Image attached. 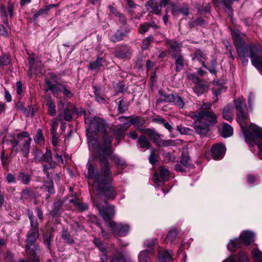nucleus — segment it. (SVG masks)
I'll return each instance as SVG.
<instances>
[{"label": "nucleus", "mask_w": 262, "mask_h": 262, "mask_svg": "<svg viewBox=\"0 0 262 262\" xmlns=\"http://www.w3.org/2000/svg\"><path fill=\"white\" fill-rule=\"evenodd\" d=\"M62 88V91L65 96L71 98L73 96V94L66 85L63 84Z\"/></svg>", "instance_id": "39"}, {"label": "nucleus", "mask_w": 262, "mask_h": 262, "mask_svg": "<svg viewBox=\"0 0 262 262\" xmlns=\"http://www.w3.org/2000/svg\"><path fill=\"white\" fill-rule=\"evenodd\" d=\"M249 257L246 252L242 251L238 255L237 262H248Z\"/></svg>", "instance_id": "35"}, {"label": "nucleus", "mask_w": 262, "mask_h": 262, "mask_svg": "<svg viewBox=\"0 0 262 262\" xmlns=\"http://www.w3.org/2000/svg\"><path fill=\"white\" fill-rule=\"evenodd\" d=\"M101 251L102 253V255L101 256V257L100 258L101 262H107V260H108V257L106 254V252L105 249H104Z\"/></svg>", "instance_id": "64"}, {"label": "nucleus", "mask_w": 262, "mask_h": 262, "mask_svg": "<svg viewBox=\"0 0 262 262\" xmlns=\"http://www.w3.org/2000/svg\"><path fill=\"white\" fill-rule=\"evenodd\" d=\"M194 120L193 126L195 132L201 136L206 135L209 131L208 124L203 122V120Z\"/></svg>", "instance_id": "11"}, {"label": "nucleus", "mask_w": 262, "mask_h": 262, "mask_svg": "<svg viewBox=\"0 0 262 262\" xmlns=\"http://www.w3.org/2000/svg\"><path fill=\"white\" fill-rule=\"evenodd\" d=\"M155 242L153 240H146L144 242V245L145 247L151 249L155 246Z\"/></svg>", "instance_id": "60"}, {"label": "nucleus", "mask_w": 262, "mask_h": 262, "mask_svg": "<svg viewBox=\"0 0 262 262\" xmlns=\"http://www.w3.org/2000/svg\"><path fill=\"white\" fill-rule=\"evenodd\" d=\"M204 54L202 53V52L200 50H198L195 51L194 53V56L193 57V60H198L200 61V62H202L203 63V65L204 67L207 68V67L205 66L204 64V60H205V57Z\"/></svg>", "instance_id": "28"}, {"label": "nucleus", "mask_w": 262, "mask_h": 262, "mask_svg": "<svg viewBox=\"0 0 262 262\" xmlns=\"http://www.w3.org/2000/svg\"><path fill=\"white\" fill-rule=\"evenodd\" d=\"M172 57L175 59V70L177 72H179L182 70L184 67V57L181 54L176 55Z\"/></svg>", "instance_id": "18"}, {"label": "nucleus", "mask_w": 262, "mask_h": 262, "mask_svg": "<svg viewBox=\"0 0 262 262\" xmlns=\"http://www.w3.org/2000/svg\"><path fill=\"white\" fill-rule=\"evenodd\" d=\"M150 152L149 161L151 164H155L157 162V155L154 148L151 149Z\"/></svg>", "instance_id": "36"}, {"label": "nucleus", "mask_w": 262, "mask_h": 262, "mask_svg": "<svg viewBox=\"0 0 262 262\" xmlns=\"http://www.w3.org/2000/svg\"><path fill=\"white\" fill-rule=\"evenodd\" d=\"M169 171L164 167H161L160 170V177L158 173H155L154 176V181L155 183L159 184L162 181H167L169 180Z\"/></svg>", "instance_id": "12"}, {"label": "nucleus", "mask_w": 262, "mask_h": 262, "mask_svg": "<svg viewBox=\"0 0 262 262\" xmlns=\"http://www.w3.org/2000/svg\"><path fill=\"white\" fill-rule=\"evenodd\" d=\"M252 255L255 262H262V253L258 249H253Z\"/></svg>", "instance_id": "27"}, {"label": "nucleus", "mask_w": 262, "mask_h": 262, "mask_svg": "<svg viewBox=\"0 0 262 262\" xmlns=\"http://www.w3.org/2000/svg\"><path fill=\"white\" fill-rule=\"evenodd\" d=\"M18 180L23 184L28 185L31 181V176L24 172H20L18 173Z\"/></svg>", "instance_id": "24"}, {"label": "nucleus", "mask_w": 262, "mask_h": 262, "mask_svg": "<svg viewBox=\"0 0 262 262\" xmlns=\"http://www.w3.org/2000/svg\"><path fill=\"white\" fill-rule=\"evenodd\" d=\"M62 117L65 120L68 121H71L72 119L70 112L68 108L64 109L63 114L60 113L58 115L59 119L60 121L62 120Z\"/></svg>", "instance_id": "30"}, {"label": "nucleus", "mask_w": 262, "mask_h": 262, "mask_svg": "<svg viewBox=\"0 0 262 262\" xmlns=\"http://www.w3.org/2000/svg\"><path fill=\"white\" fill-rule=\"evenodd\" d=\"M94 243L95 245H96L98 247V248L99 249V250L100 251H102L103 250L105 249V248L104 247L103 245L101 244V241L100 239L95 238L94 239Z\"/></svg>", "instance_id": "58"}, {"label": "nucleus", "mask_w": 262, "mask_h": 262, "mask_svg": "<svg viewBox=\"0 0 262 262\" xmlns=\"http://www.w3.org/2000/svg\"><path fill=\"white\" fill-rule=\"evenodd\" d=\"M145 120L140 117H136L130 120V123L136 127L140 132L141 129H144L141 127L145 124Z\"/></svg>", "instance_id": "23"}, {"label": "nucleus", "mask_w": 262, "mask_h": 262, "mask_svg": "<svg viewBox=\"0 0 262 262\" xmlns=\"http://www.w3.org/2000/svg\"><path fill=\"white\" fill-rule=\"evenodd\" d=\"M47 105L48 106V113L51 116H54L56 114V106L54 101L51 99L48 98L47 100Z\"/></svg>", "instance_id": "22"}, {"label": "nucleus", "mask_w": 262, "mask_h": 262, "mask_svg": "<svg viewBox=\"0 0 262 262\" xmlns=\"http://www.w3.org/2000/svg\"><path fill=\"white\" fill-rule=\"evenodd\" d=\"M6 180L8 183H13L16 182V178L12 173H9L6 177Z\"/></svg>", "instance_id": "57"}, {"label": "nucleus", "mask_w": 262, "mask_h": 262, "mask_svg": "<svg viewBox=\"0 0 262 262\" xmlns=\"http://www.w3.org/2000/svg\"><path fill=\"white\" fill-rule=\"evenodd\" d=\"M105 62V60L103 58H97L96 60L90 63L89 68L92 70L100 69Z\"/></svg>", "instance_id": "21"}, {"label": "nucleus", "mask_w": 262, "mask_h": 262, "mask_svg": "<svg viewBox=\"0 0 262 262\" xmlns=\"http://www.w3.org/2000/svg\"><path fill=\"white\" fill-rule=\"evenodd\" d=\"M234 104L236 109V121L241 126L244 135L245 141L249 146H257L258 149L257 155L259 159L261 160L262 129L261 127L255 124L247 125L249 115L245 111L246 106L245 101L243 99L235 100Z\"/></svg>", "instance_id": "2"}, {"label": "nucleus", "mask_w": 262, "mask_h": 262, "mask_svg": "<svg viewBox=\"0 0 262 262\" xmlns=\"http://www.w3.org/2000/svg\"><path fill=\"white\" fill-rule=\"evenodd\" d=\"M193 119L207 121L210 125H214L217 122V117L212 112L202 110L199 112H191L188 115Z\"/></svg>", "instance_id": "8"}, {"label": "nucleus", "mask_w": 262, "mask_h": 262, "mask_svg": "<svg viewBox=\"0 0 262 262\" xmlns=\"http://www.w3.org/2000/svg\"><path fill=\"white\" fill-rule=\"evenodd\" d=\"M152 39L151 37H148L144 39L142 42V48L143 49H146L150 44Z\"/></svg>", "instance_id": "46"}, {"label": "nucleus", "mask_w": 262, "mask_h": 262, "mask_svg": "<svg viewBox=\"0 0 262 262\" xmlns=\"http://www.w3.org/2000/svg\"><path fill=\"white\" fill-rule=\"evenodd\" d=\"M111 158L114 160L118 168H123L125 166L126 163L124 160L121 159L118 156L113 155Z\"/></svg>", "instance_id": "29"}, {"label": "nucleus", "mask_w": 262, "mask_h": 262, "mask_svg": "<svg viewBox=\"0 0 262 262\" xmlns=\"http://www.w3.org/2000/svg\"><path fill=\"white\" fill-rule=\"evenodd\" d=\"M177 235H178V232L176 230L173 229V230H170L168 232V233L167 235V237L166 239V242L167 243H168V242L172 243L176 239Z\"/></svg>", "instance_id": "31"}, {"label": "nucleus", "mask_w": 262, "mask_h": 262, "mask_svg": "<svg viewBox=\"0 0 262 262\" xmlns=\"http://www.w3.org/2000/svg\"><path fill=\"white\" fill-rule=\"evenodd\" d=\"M30 221L31 229L27 235L26 250L30 259L34 262H37L39 259L36 255V251L38 250V248L37 246L35 245V242L39 236L38 224L34 219Z\"/></svg>", "instance_id": "6"}, {"label": "nucleus", "mask_w": 262, "mask_h": 262, "mask_svg": "<svg viewBox=\"0 0 262 262\" xmlns=\"http://www.w3.org/2000/svg\"><path fill=\"white\" fill-rule=\"evenodd\" d=\"M141 133L147 135L156 144L160 145V136L154 129L150 128L142 129H141Z\"/></svg>", "instance_id": "14"}, {"label": "nucleus", "mask_w": 262, "mask_h": 262, "mask_svg": "<svg viewBox=\"0 0 262 262\" xmlns=\"http://www.w3.org/2000/svg\"><path fill=\"white\" fill-rule=\"evenodd\" d=\"M71 202L73 203L74 205L78 207V208L81 211H84L87 209L88 206L86 205L80 203L77 201H71Z\"/></svg>", "instance_id": "43"}, {"label": "nucleus", "mask_w": 262, "mask_h": 262, "mask_svg": "<svg viewBox=\"0 0 262 262\" xmlns=\"http://www.w3.org/2000/svg\"><path fill=\"white\" fill-rule=\"evenodd\" d=\"M108 9H110V11L112 13L114 14L116 16H118V17H119L120 20L123 23L125 22L124 16V15L122 14H121L120 13L117 12H116V10L113 7H112V6H108Z\"/></svg>", "instance_id": "37"}, {"label": "nucleus", "mask_w": 262, "mask_h": 262, "mask_svg": "<svg viewBox=\"0 0 262 262\" xmlns=\"http://www.w3.org/2000/svg\"><path fill=\"white\" fill-rule=\"evenodd\" d=\"M165 45L167 47L171 56L180 54L182 46L181 43H179L173 40H167Z\"/></svg>", "instance_id": "10"}, {"label": "nucleus", "mask_w": 262, "mask_h": 262, "mask_svg": "<svg viewBox=\"0 0 262 262\" xmlns=\"http://www.w3.org/2000/svg\"><path fill=\"white\" fill-rule=\"evenodd\" d=\"M50 7L51 6H46L44 9H39L38 11L34 13V17L37 18L41 15L46 14L50 10Z\"/></svg>", "instance_id": "40"}, {"label": "nucleus", "mask_w": 262, "mask_h": 262, "mask_svg": "<svg viewBox=\"0 0 262 262\" xmlns=\"http://www.w3.org/2000/svg\"><path fill=\"white\" fill-rule=\"evenodd\" d=\"M45 82L47 88L46 91H51L54 96L58 97L62 91L63 84L60 83L53 84L47 79H46Z\"/></svg>", "instance_id": "13"}, {"label": "nucleus", "mask_w": 262, "mask_h": 262, "mask_svg": "<svg viewBox=\"0 0 262 262\" xmlns=\"http://www.w3.org/2000/svg\"><path fill=\"white\" fill-rule=\"evenodd\" d=\"M189 157L187 154H183L181 159V163L183 166L186 167L188 166L189 161Z\"/></svg>", "instance_id": "48"}, {"label": "nucleus", "mask_w": 262, "mask_h": 262, "mask_svg": "<svg viewBox=\"0 0 262 262\" xmlns=\"http://www.w3.org/2000/svg\"><path fill=\"white\" fill-rule=\"evenodd\" d=\"M32 192V191L30 188H27L22 191V195L24 198H28Z\"/></svg>", "instance_id": "62"}, {"label": "nucleus", "mask_w": 262, "mask_h": 262, "mask_svg": "<svg viewBox=\"0 0 262 262\" xmlns=\"http://www.w3.org/2000/svg\"><path fill=\"white\" fill-rule=\"evenodd\" d=\"M158 257L160 262H169L172 259L171 252L165 250H160L159 252Z\"/></svg>", "instance_id": "16"}, {"label": "nucleus", "mask_w": 262, "mask_h": 262, "mask_svg": "<svg viewBox=\"0 0 262 262\" xmlns=\"http://www.w3.org/2000/svg\"><path fill=\"white\" fill-rule=\"evenodd\" d=\"M117 93H121L124 91L125 86L121 83H117L114 86Z\"/></svg>", "instance_id": "55"}, {"label": "nucleus", "mask_w": 262, "mask_h": 262, "mask_svg": "<svg viewBox=\"0 0 262 262\" xmlns=\"http://www.w3.org/2000/svg\"><path fill=\"white\" fill-rule=\"evenodd\" d=\"M32 139L29 134L27 132H23L17 134L16 139L10 140L12 145L10 155L15 156L17 152L20 150L23 156L28 158L30 152V147Z\"/></svg>", "instance_id": "5"}, {"label": "nucleus", "mask_w": 262, "mask_h": 262, "mask_svg": "<svg viewBox=\"0 0 262 262\" xmlns=\"http://www.w3.org/2000/svg\"><path fill=\"white\" fill-rule=\"evenodd\" d=\"M1 160L4 166H7L9 162L8 161V156L5 155L4 151L2 152L1 155Z\"/></svg>", "instance_id": "52"}, {"label": "nucleus", "mask_w": 262, "mask_h": 262, "mask_svg": "<svg viewBox=\"0 0 262 262\" xmlns=\"http://www.w3.org/2000/svg\"><path fill=\"white\" fill-rule=\"evenodd\" d=\"M233 108L230 105H226L223 109V117L226 120L232 121L233 118Z\"/></svg>", "instance_id": "17"}, {"label": "nucleus", "mask_w": 262, "mask_h": 262, "mask_svg": "<svg viewBox=\"0 0 262 262\" xmlns=\"http://www.w3.org/2000/svg\"><path fill=\"white\" fill-rule=\"evenodd\" d=\"M127 110V107L123 99H121L119 102L118 106V111L120 113H123Z\"/></svg>", "instance_id": "42"}, {"label": "nucleus", "mask_w": 262, "mask_h": 262, "mask_svg": "<svg viewBox=\"0 0 262 262\" xmlns=\"http://www.w3.org/2000/svg\"><path fill=\"white\" fill-rule=\"evenodd\" d=\"M205 85L202 84H198L194 88V92L198 94V95L203 94L205 91Z\"/></svg>", "instance_id": "41"}, {"label": "nucleus", "mask_w": 262, "mask_h": 262, "mask_svg": "<svg viewBox=\"0 0 262 262\" xmlns=\"http://www.w3.org/2000/svg\"><path fill=\"white\" fill-rule=\"evenodd\" d=\"M58 123L55 119H54L51 123V134H57L56 130L57 129Z\"/></svg>", "instance_id": "49"}, {"label": "nucleus", "mask_w": 262, "mask_h": 262, "mask_svg": "<svg viewBox=\"0 0 262 262\" xmlns=\"http://www.w3.org/2000/svg\"><path fill=\"white\" fill-rule=\"evenodd\" d=\"M254 234L250 231L247 230L242 232L239 238L232 239L227 245L228 249L231 252H235L237 248H239L244 244L249 245L254 241Z\"/></svg>", "instance_id": "7"}, {"label": "nucleus", "mask_w": 262, "mask_h": 262, "mask_svg": "<svg viewBox=\"0 0 262 262\" xmlns=\"http://www.w3.org/2000/svg\"><path fill=\"white\" fill-rule=\"evenodd\" d=\"M158 94L159 95V98L157 100V103H169L172 102V101L174 100V95L173 94H168L161 90L158 91Z\"/></svg>", "instance_id": "15"}, {"label": "nucleus", "mask_w": 262, "mask_h": 262, "mask_svg": "<svg viewBox=\"0 0 262 262\" xmlns=\"http://www.w3.org/2000/svg\"><path fill=\"white\" fill-rule=\"evenodd\" d=\"M174 100L172 101L179 108H183L185 106V102L183 99L179 96L173 97Z\"/></svg>", "instance_id": "32"}, {"label": "nucleus", "mask_w": 262, "mask_h": 262, "mask_svg": "<svg viewBox=\"0 0 262 262\" xmlns=\"http://www.w3.org/2000/svg\"><path fill=\"white\" fill-rule=\"evenodd\" d=\"M225 88L223 86H220L214 89V94L217 98L218 95H219L222 92H225Z\"/></svg>", "instance_id": "56"}, {"label": "nucleus", "mask_w": 262, "mask_h": 262, "mask_svg": "<svg viewBox=\"0 0 262 262\" xmlns=\"http://www.w3.org/2000/svg\"><path fill=\"white\" fill-rule=\"evenodd\" d=\"M170 5L172 6L171 11L172 13L174 14V13L178 11L183 13L185 15H187L188 14V11L187 9H186L185 10H178L177 7L173 4H170Z\"/></svg>", "instance_id": "54"}, {"label": "nucleus", "mask_w": 262, "mask_h": 262, "mask_svg": "<svg viewBox=\"0 0 262 262\" xmlns=\"http://www.w3.org/2000/svg\"><path fill=\"white\" fill-rule=\"evenodd\" d=\"M110 262H125V260L122 254L119 253L114 256Z\"/></svg>", "instance_id": "50"}, {"label": "nucleus", "mask_w": 262, "mask_h": 262, "mask_svg": "<svg viewBox=\"0 0 262 262\" xmlns=\"http://www.w3.org/2000/svg\"><path fill=\"white\" fill-rule=\"evenodd\" d=\"M62 237L67 243L72 244L73 243V240L70 238V234L67 232L63 231Z\"/></svg>", "instance_id": "51"}, {"label": "nucleus", "mask_w": 262, "mask_h": 262, "mask_svg": "<svg viewBox=\"0 0 262 262\" xmlns=\"http://www.w3.org/2000/svg\"><path fill=\"white\" fill-rule=\"evenodd\" d=\"M149 28V24H143L140 25V28L139 29V32L141 34H143L148 31Z\"/></svg>", "instance_id": "45"}, {"label": "nucleus", "mask_w": 262, "mask_h": 262, "mask_svg": "<svg viewBox=\"0 0 262 262\" xmlns=\"http://www.w3.org/2000/svg\"><path fill=\"white\" fill-rule=\"evenodd\" d=\"M234 43L237 52L242 58L243 63H246L247 60L245 58L249 57L252 64L259 71H262V54L260 50V47L250 45L244 47V40L238 32L232 31Z\"/></svg>", "instance_id": "4"}, {"label": "nucleus", "mask_w": 262, "mask_h": 262, "mask_svg": "<svg viewBox=\"0 0 262 262\" xmlns=\"http://www.w3.org/2000/svg\"><path fill=\"white\" fill-rule=\"evenodd\" d=\"M138 143L141 148L148 149L150 147V143L146 137L144 136H141L138 140Z\"/></svg>", "instance_id": "25"}, {"label": "nucleus", "mask_w": 262, "mask_h": 262, "mask_svg": "<svg viewBox=\"0 0 262 262\" xmlns=\"http://www.w3.org/2000/svg\"><path fill=\"white\" fill-rule=\"evenodd\" d=\"M233 133V128L228 124L223 123L222 130V136L224 138H226L232 136Z\"/></svg>", "instance_id": "20"}, {"label": "nucleus", "mask_w": 262, "mask_h": 262, "mask_svg": "<svg viewBox=\"0 0 262 262\" xmlns=\"http://www.w3.org/2000/svg\"><path fill=\"white\" fill-rule=\"evenodd\" d=\"M177 129L181 134H189L191 132L190 128L183 127L181 125L178 126Z\"/></svg>", "instance_id": "47"}, {"label": "nucleus", "mask_w": 262, "mask_h": 262, "mask_svg": "<svg viewBox=\"0 0 262 262\" xmlns=\"http://www.w3.org/2000/svg\"><path fill=\"white\" fill-rule=\"evenodd\" d=\"M138 259L139 262H150L148 251L147 250L141 251L139 254Z\"/></svg>", "instance_id": "26"}, {"label": "nucleus", "mask_w": 262, "mask_h": 262, "mask_svg": "<svg viewBox=\"0 0 262 262\" xmlns=\"http://www.w3.org/2000/svg\"><path fill=\"white\" fill-rule=\"evenodd\" d=\"M188 79L189 80H192L193 82L196 83L197 84L201 82V80L199 77L193 74H189L188 75Z\"/></svg>", "instance_id": "53"}, {"label": "nucleus", "mask_w": 262, "mask_h": 262, "mask_svg": "<svg viewBox=\"0 0 262 262\" xmlns=\"http://www.w3.org/2000/svg\"><path fill=\"white\" fill-rule=\"evenodd\" d=\"M112 185V183H111ZM112 186V185H111ZM114 193L113 197L107 198L100 194H98L95 189L93 187V183H92V189L95 192L97 198L93 201L94 204L98 210L100 215L102 217L105 222V226L110 227L113 234L118 236H125L129 232L130 227L128 224H123L122 223H116L111 219L115 214V210L114 206L110 205L105 201H102L100 202L99 198L100 197H104L108 199H113L115 197V193L114 187L112 186Z\"/></svg>", "instance_id": "3"}, {"label": "nucleus", "mask_w": 262, "mask_h": 262, "mask_svg": "<svg viewBox=\"0 0 262 262\" xmlns=\"http://www.w3.org/2000/svg\"><path fill=\"white\" fill-rule=\"evenodd\" d=\"M45 186L46 187V188L47 189L48 191L50 193H53L54 191L53 189V182H51L50 183H45Z\"/></svg>", "instance_id": "61"}, {"label": "nucleus", "mask_w": 262, "mask_h": 262, "mask_svg": "<svg viewBox=\"0 0 262 262\" xmlns=\"http://www.w3.org/2000/svg\"><path fill=\"white\" fill-rule=\"evenodd\" d=\"M85 123L89 124L86 131L89 148L92 151V156L99 159L100 165L99 173L96 166L89 161L86 177L92 181L93 187L98 194L107 198L113 197L114 190L111 185L113 178L106 157L111 154L112 139L105 134L103 143L100 144L94 137L99 130L105 133L107 131L106 125L103 120L96 117L85 118Z\"/></svg>", "instance_id": "1"}, {"label": "nucleus", "mask_w": 262, "mask_h": 262, "mask_svg": "<svg viewBox=\"0 0 262 262\" xmlns=\"http://www.w3.org/2000/svg\"><path fill=\"white\" fill-rule=\"evenodd\" d=\"M32 154L34 156V160L36 162H41L43 154L40 150L37 148H34L33 149Z\"/></svg>", "instance_id": "33"}, {"label": "nucleus", "mask_w": 262, "mask_h": 262, "mask_svg": "<svg viewBox=\"0 0 262 262\" xmlns=\"http://www.w3.org/2000/svg\"><path fill=\"white\" fill-rule=\"evenodd\" d=\"M48 163L50 164V167H48L47 166H46L45 164L43 165V171L47 174L48 177L49 178V176L48 173V170L49 168H54L56 166V163L55 162L52 161V160H51V161H50V162H48Z\"/></svg>", "instance_id": "44"}, {"label": "nucleus", "mask_w": 262, "mask_h": 262, "mask_svg": "<svg viewBox=\"0 0 262 262\" xmlns=\"http://www.w3.org/2000/svg\"><path fill=\"white\" fill-rule=\"evenodd\" d=\"M43 140L44 138L41 130L40 129H37L36 134L34 138L35 142L37 144H41L43 142Z\"/></svg>", "instance_id": "34"}, {"label": "nucleus", "mask_w": 262, "mask_h": 262, "mask_svg": "<svg viewBox=\"0 0 262 262\" xmlns=\"http://www.w3.org/2000/svg\"><path fill=\"white\" fill-rule=\"evenodd\" d=\"M16 92L17 94L20 95L23 92V85L20 81H17L16 83Z\"/></svg>", "instance_id": "63"}, {"label": "nucleus", "mask_w": 262, "mask_h": 262, "mask_svg": "<svg viewBox=\"0 0 262 262\" xmlns=\"http://www.w3.org/2000/svg\"><path fill=\"white\" fill-rule=\"evenodd\" d=\"M226 152V147L222 143H218L212 146L211 148V154L214 160L222 159Z\"/></svg>", "instance_id": "9"}, {"label": "nucleus", "mask_w": 262, "mask_h": 262, "mask_svg": "<svg viewBox=\"0 0 262 262\" xmlns=\"http://www.w3.org/2000/svg\"><path fill=\"white\" fill-rule=\"evenodd\" d=\"M10 62V60L7 56H4L0 58V65H7L9 64Z\"/></svg>", "instance_id": "59"}, {"label": "nucleus", "mask_w": 262, "mask_h": 262, "mask_svg": "<svg viewBox=\"0 0 262 262\" xmlns=\"http://www.w3.org/2000/svg\"><path fill=\"white\" fill-rule=\"evenodd\" d=\"M146 6L148 9H149V7L151 8V11L153 13L157 15L160 13L162 6L160 5H158L155 0L149 1Z\"/></svg>", "instance_id": "19"}, {"label": "nucleus", "mask_w": 262, "mask_h": 262, "mask_svg": "<svg viewBox=\"0 0 262 262\" xmlns=\"http://www.w3.org/2000/svg\"><path fill=\"white\" fill-rule=\"evenodd\" d=\"M52 160V153L50 150H47L44 155H42L41 162H50Z\"/></svg>", "instance_id": "38"}]
</instances>
